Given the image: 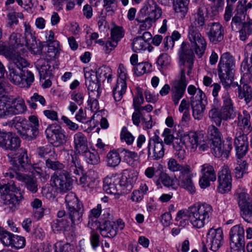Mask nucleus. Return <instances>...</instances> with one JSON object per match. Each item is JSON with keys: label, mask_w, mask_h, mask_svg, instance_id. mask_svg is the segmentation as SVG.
<instances>
[{"label": "nucleus", "mask_w": 252, "mask_h": 252, "mask_svg": "<svg viewBox=\"0 0 252 252\" xmlns=\"http://www.w3.org/2000/svg\"><path fill=\"white\" fill-rule=\"evenodd\" d=\"M208 138L212 141V153L216 158L221 157L227 158L232 149V138L228 137L223 143L221 142L222 134L219 128L211 125L207 129Z\"/></svg>", "instance_id": "nucleus-5"}, {"label": "nucleus", "mask_w": 252, "mask_h": 252, "mask_svg": "<svg viewBox=\"0 0 252 252\" xmlns=\"http://www.w3.org/2000/svg\"><path fill=\"white\" fill-rule=\"evenodd\" d=\"M124 227L125 223L121 219L116 222L107 220L101 224L99 232L103 237L113 238L117 235L119 230H123Z\"/></svg>", "instance_id": "nucleus-12"}, {"label": "nucleus", "mask_w": 252, "mask_h": 252, "mask_svg": "<svg viewBox=\"0 0 252 252\" xmlns=\"http://www.w3.org/2000/svg\"><path fill=\"white\" fill-rule=\"evenodd\" d=\"M55 252H75L73 247L68 244L57 242L54 246Z\"/></svg>", "instance_id": "nucleus-63"}, {"label": "nucleus", "mask_w": 252, "mask_h": 252, "mask_svg": "<svg viewBox=\"0 0 252 252\" xmlns=\"http://www.w3.org/2000/svg\"><path fill=\"white\" fill-rule=\"evenodd\" d=\"M51 158H48L46 160V166L47 168H50L53 170H58L57 171H60L64 168V165L60 162L58 161H52Z\"/></svg>", "instance_id": "nucleus-61"}, {"label": "nucleus", "mask_w": 252, "mask_h": 252, "mask_svg": "<svg viewBox=\"0 0 252 252\" xmlns=\"http://www.w3.org/2000/svg\"><path fill=\"white\" fill-rule=\"evenodd\" d=\"M10 161L19 171L26 172L32 168L27 152L24 150H21V152L18 153L17 157L13 158Z\"/></svg>", "instance_id": "nucleus-19"}, {"label": "nucleus", "mask_w": 252, "mask_h": 252, "mask_svg": "<svg viewBox=\"0 0 252 252\" xmlns=\"http://www.w3.org/2000/svg\"><path fill=\"white\" fill-rule=\"evenodd\" d=\"M208 37L211 42L217 44L223 40L224 30L223 26L219 22H212L208 24Z\"/></svg>", "instance_id": "nucleus-18"}, {"label": "nucleus", "mask_w": 252, "mask_h": 252, "mask_svg": "<svg viewBox=\"0 0 252 252\" xmlns=\"http://www.w3.org/2000/svg\"><path fill=\"white\" fill-rule=\"evenodd\" d=\"M203 10L199 8L197 12L190 17L188 37L191 46L198 58H201L206 49L207 43L198 28H202L205 23Z\"/></svg>", "instance_id": "nucleus-2"}, {"label": "nucleus", "mask_w": 252, "mask_h": 252, "mask_svg": "<svg viewBox=\"0 0 252 252\" xmlns=\"http://www.w3.org/2000/svg\"><path fill=\"white\" fill-rule=\"evenodd\" d=\"M134 173H129L128 177L122 175L107 176L103 180V190L108 194H116L118 188H121V193H128L133 188V185L137 180V176Z\"/></svg>", "instance_id": "nucleus-4"}, {"label": "nucleus", "mask_w": 252, "mask_h": 252, "mask_svg": "<svg viewBox=\"0 0 252 252\" xmlns=\"http://www.w3.org/2000/svg\"><path fill=\"white\" fill-rule=\"evenodd\" d=\"M20 172L9 169L6 172L4 173V176L10 179L15 178L16 180L23 183L25 185L32 178V176L22 173Z\"/></svg>", "instance_id": "nucleus-37"}, {"label": "nucleus", "mask_w": 252, "mask_h": 252, "mask_svg": "<svg viewBox=\"0 0 252 252\" xmlns=\"http://www.w3.org/2000/svg\"><path fill=\"white\" fill-rule=\"evenodd\" d=\"M243 219L247 222H252V205L240 209Z\"/></svg>", "instance_id": "nucleus-64"}, {"label": "nucleus", "mask_w": 252, "mask_h": 252, "mask_svg": "<svg viewBox=\"0 0 252 252\" xmlns=\"http://www.w3.org/2000/svg\"><path fill=\"white\" fill-rule=\"evenodd\" d=\"M245 59L241 63V69H243V71H246V73H248L250 72V67L248 64V58L250 57L251 59H252V45H247L245 49Z\"/></svg>", "instance_id": "nucleus-51"}, {"label": "nucleus", "mask_w": 252, "mask_h": 252, "mask_svg": "<svg viewBox=\"0 0 252 252\" xmlns=\"http://www.w3.org/2000/svg\"><path fill=\"white\" fill-rule=\"evenodd\" d=\"M21 140L17 136L11 132L0 130V147L10 151H15L20 147Z\"/></svg>", "instance_id": "nucleus-16"}, {"label": "nucleus", "mask_w": 252, "mask_h": 252, "mask_svg": "<svg viewBox=\"0 0 252 252\" xmlns=\"http://www.w3.org/2000/svg\"><path fill=\"white\" fill-rule=\"evenodd\" d=\"M201 176L199 181V185L201 189H206L210 186L211 182H215L217 176L214 167L208 163L201 166Z\"/></svg>", "instance_id": "nucleus-17"}, {"label": "nucleus", "mask_w": 252, "mask_h": 252, "mask_svg": "<svg viewBox=\"0 0 252 252\" xmlns=\"http://www.w3.org/2000/svg\"><path fill=\"white\" fill-rule=\"evenodd\" d=\"M186 68H183L180 73V77L173 82L171 90V99L175 105L178 104L180 100L184 95L187 85L185 76Z\"/></svg>", "instance_id": "nucleus-10"}, {"label": "nucleus", "mask_w": 252, "mask_h": 252, "mask_svg": "<svg viewBox=\"0 0 252 252\" xmlns=\"http://www.w3.org/2000/svg\"><path fill=\"white\" fill-rule=\"evenodd\" d=\"M26 124V120L20 117H15L13 120L2 123L3 126H8L10 127H14L17 130L20 126H24Z\"/></svg>", "instance_id": "nucleus-56"}, {"label": "nucleus", "mask_w": 252, "mask_h": 252, "mask_svg": "<svg viewBox=\"0 0 252 252\" xmlns=\"http://www.w3.org/2000/svg\"><path fill=\"white\" fill-rule=\"evenodd\" d=\"M0 200L2 204L7 206L12 212L18 209L21 199L15 194L0 193Z\"/></svg>", "instance_id": "nucleus-26"}, {"label": "nucleus", "mask_w": 252, "mask_h": 252, "mask_svg": "<svg viewBox=\"0 0 252 252\" xmlns=\"http://www.w3.org/2000/svg\"><path fill=\"white\" fill-rule=\"evenodd\" d=\"M152 69V65L147 62H142L136 64L133 70L134 74L140 76L145 73L150 72Z\"/></svg>", "instance_id": "nucleus-47"}, {"label": "nucleus", "mask_w": 252, "mask_h": 252, "mask_svg": "<svg viewBox=\"0 0 252 252\" xmlns=\"http://www.w3.org/2000/svg\"><path fill=\"white\" fill-rule=\"evenodd\" d=\"M238 159L234 164L233 172L235 177L240 179L243 178L244 175L248 173L249 164L245 160Z\"/></svg>", "instance_id": "nucleus-34"}, {"label": "nucleus", "mask_w": 252, "mask_h": 252, "mask_svg": "<svg viewBox=\"0 0 252 252\" xmlns=\"http://www.w3.org/2000/svg\"><path fill=\"white\" fill-rule=\"evenodd\" d=\"M147 149L148 157L151 159L158 160L164 155L163 142L158 135H155L149 139Z\"/></svg>", "instance_id": "nucleus-11"}, {"label": "nucleus", "mask_w": 252, "mask_h": 252, "mask_svg": "<svg viewBox=\"0 0 252 252\" xmlns=\"http://www.w3.org/2000/svg\"><path fill=\"white\" fill-rule=\"evenodd\" d=\"M136 20L139 26V30L138 31L139 34H141L142 31H145L150 29L153 23L156 22L144 14L143 15H141V12Z\"/></svg>", "instance_id": "nucleus-39"}, {"label": "nucleus", "mask_w": 252, "mask_h": 252, "mask_svg": "<svg viewBox=\"0 0 252 252\" xmlns=\"http://www.w3.org/2000/svg\"><path fill=\"white\" fill-rule=\"evenodd\" d=\"M50 182L56 190L60 193H64L72 188L73 180L65 170L55 172L51 176Z\"/></svg>", "instance_id": "nucleus-8"}, {"label": "nucleus", "mask_w": 252, "mask_h": 252, "mask_svg": "<svg viewBox=\"0 0 252 252\" xmlns=\"http://www.w3.org/2000/svg\"><path fill=\"white\" fill-rule=\"evenodd\" d=\"M11 59L8 66L9 80L22 88H29L34 80L33 74L26 68L28 62L19 55L10 57Z\"/></svg>", "instance_id": "nucleus-1"}, {"label": "nucleus", "mask_w": 252, "mask_h": 252, "mask_svg": "<svg viewBox=\"0 0 252 252\" xmlns=\"http://www.w3.org/2000/svg\"><path fill=\"white\" fill-rule=\"evenodd\" d=\"M35 66L38 71L40 78L45 79L52 74V68L50 62L48 59H39L35 63Z\"/></svg>", "instance_id": "nucleus-25"}, {"label": "nucleus", "mask_w": 252, "mask_h": 252, "mask_svg": "<svg viewBox=\"0 0 252 252\" xmlns=\"http://www.w3.org/2000/svg\"><path fill=\"white\" fill-rule=\"evenodd\" d=\"M120 154L119 149L118 151L112 150L108 152L106 156L108 166L114 167L119 164L121 160Z\"/></svg>", "instance_id": "nucleus-43"}, {"label": "nucleus", "mask_w": 252, "mask_h": 252, "mask_svg": "<svg viewBox=\"0 0 252 252\" xmlns=\"http://www.w3.org/2000/svg\"><path fill=\"white\" fill-rule=\"evenodd\" d=\"M168 169L173 172H179L180 174L183 172L190 166L187 164H180L178 163L177 160L173 158H171L169 159L167 163Z\"/></svg>", "instance_id": "nucleus-46"}, {"label": "nucleus", "mask_w": 252, "mask_h": 252, "mask_svg": "<svg viewBox=\"0 0 252 252\" xmlns=\"http://www.w3.org/2000/svg\"><path fill=\"white\" fill-rule=\"evenodd\" d=\"M235 66L234 58L229 53H224L221 56L217 70L219 78L225 88L232 83Z\"/></svg>", "instance_id": "nucleus-7"}, {"label": "nucleus", "mask_w": 252, "mask_h": 252, "mask_svg": "<svg viewBox=\"0 0 252 252\" xmlns=\"http://www.w3.org/2000/svg\"><path fill=\"white\" fill-rule=\"evenodd\" d=\"M236 155L238 158H241L247 154L249 148V142L247 135L236 134L234 141Z\"/></svg>", "instance_id": "nucleus-22"}, {"label": "nucleus", "mask_w": 252, "mask_h": 252, "mask_svg": "<svg viewBox=\"0 0 252 252\" xmlns=\"http://www.w3.org/2000/svg\"><path fill=\"white\" fill-rule=\"evenodd\" d=\"M240 7H242V6H240ZM241 8H239L236 10L235 16L232 18L231 27L234 31L239 30L246 24L245 22L246 16L244 15V11Z\"/></svg>", "instance_id": "nucleus-29"}, {"label": "nucleus", "mask_w": 252, "mask_h": 252, "mask_svg": "<svg viewBox=\"0 0 252 252\" xmlns=\"http://www.w3.org/2000/svg\"><path fill=\"white\" fill-rule=\"evenodd\" d=\"M206 242L211 250L213 252L217 251L224 243L222 229L220 227L209 229L207 234Z\"/></svg>", "instance_id": "nucleus-15"}, {"label": "nucleus", "mask_w": 252, "mask_h": 252, "mask_svg": "<svg viewBox=\"0 0 252 252\" xmlns=\"http://www.w3.org/2000/svg\"><path fill=\"white\" fill-rule=\"evenodd\" d=\"M7 104L8 112L10 115H15L24 113L27 110V106L24 100L20 97L12 99Z\"/></svg>", "instance_id": "nucleus-24"}, {"label": "nucleus", "mask_w": 252, "mask_h": 252, "mask_svg": "<svg viewBox=\"0 0 252 252\" xmlns=\"http://www.w3.org/2000/svg\"><path fill=\"white\" fill-rule=\"evenodd\" d=\"M238 87V95L240 99H244L246 104H248L252 101V90L251 87L247 84H244L243 86L236 84Z\"/></svg>", "instance_id": "nucleus-36"}, {"label": "nucleus", "mask_w": 252, "mask_h": 252, "mask_svg": "<svg viewBox=\"0 0 252 252\" xmlns=\"http://www.w3.org/2000/svg\"><path fill=\"white\" fill-rule=\"evenodd\" d=\"M37 152L41 158H44L49 155L50 158H55L56 156L54 152L52 151V147L50 146L40 147L37 148Z\"/></svg>", "instance_id": "nucleus-57"}, {"label": "nucleus", "mask_w": 252, "mask_h": 252, "mask_svg": "<svg viewBox=\"0 0 252 252\" xmlns=\"http://www.w3.org/2000/svg\"><path fill=\"white\" fill-rule=\"evenodd\" d=\"M120 139L122 142H125L127 145H131L133 144L135 138L128 130L127 127L124 126L120 133Z\"/></svg>", "instance_id": "nucleus-54"}, {"label": "nucleus", "mask_w": 252, "mask_h": 252, "mask_svg": "<svg viewBox=\"0 0 252 252\" xmlns=\"http://www.w3.org/2000/svg\"><path fill=\"white\" fill-rule=\"evenodd\" d=\"M12 237L11 247H14L16 249H19L25 246L26 240L24 237L15 235H14Z\"/></svg>", "instance_id": "nucleus-62"}, {"label": "nucleus", "mask_w": 252, "mask_h": 252, "mask_svg": "<svg viewBox=\"0 0 252 252\" xmlns=\"http://www.w3.org/2000/svg\"><path fill=\"white\" fill-rule=\"evenodd\" d=\"M94 76L100 82H104L106 79L109 82L111 77V69L109 66L103 65L94 72Z\"/></svg>", "instance_id": "nucleus-40"}, {"label": "nucleus", "mask_w": 252, "mask_h": 252, "mask_svg": "<svg viewBox=\"0 0 252 252\" xmlns=\"http://www.w3.org/2000/svg\"><path fill=\"white\" fill-rule=\"evenodd\" d=\"M189 143L191 148L195 150L201 143L206 139L204 133L201 132H191L188 135Z\"/></svg>", "instance_id": "nucleus-35"}, {"label": "nucleus", "mask_w": 252, "mask_h": 252, "mask_svg": "<svg viewBox=\"0 0 252 252\" xmlns=\"http://www.w3.org/2000/svg\"><path fill=\"white\" fill-rule=\"evenodd\" d=\"M68 214L71 222V226L73 227L79 220V207L68 208Z\"/></svg>", "instance_id": "nucleus-58"}, {"label": "nucleus", "mask_w": 252, "mask_h": 252, "mask_svg": "<svg viewBox=\"0 0 252 252\" xmlns=\"http://www.w3.org/2000/svg\"><path fill=\"white\" fill-rule=\"evenodd\" d=\"M159 178L162 184L165 187H171L174 189H177V186L174 183V180L170 177L167 174L160 172Z\"/></svg>", "instance_id": "nucleus-55"}, {"label": "nucleus", "mask_w": 252, "mask_h": 252, "mask_svg": "<svg viewBox=\"0 0 252 252\" xmlns=\"http://www.w3.org/2000/svg\"><path fill=\"white\" fill-rule=\"evenodd\" d=\"M213 208L206 203H198L189 208V211L180 210L176 220H179L185 218H189L192 226L196 228H203L210 220L213 213Z\"/></svg>", "instance_id": "nucleus-3"}, {"label": "nucleus", "mask_w": 252, "mask_h": 252, "mask_svg": "<svg viewBox=\"0 0 252 252\" xmlns=\"http://www.w3.org/2000/svg\"><path fill=\"white\" fill-rule=\"evenodd\" d=\"M179 56L181 71L183 68H186V72L189 75L193 67L194 55L189 43L186 42L182 43L179 50Z\"/></svg>", "instance_id": "nucleus-9"}, {"label": "nucleus", "mask_w": 252, "mask_h": 252, "mask_svg": "<svg viewBox=\"0 0 252 252\" xmlns=\"http://www.w3.org/2000/svg\"><path fill=\"white\" fill-rule=\"evenodd\" d=\"M234 195L240 209L252 205V199L246 191L237 190Z\"/></svg>", "instance_id": "nucleus-33"}, {"label": "nucleus", "mask_w": 252, "mask_h": 252, "mask_svg": "<svg viewBox=\"0 0 252 252\" xmlns=\"http://www.w3.org/2000/svg\"><path fill=\"white\" fill-rule=\"evenodd\" d=\"M190 103L192 110L193 117L195 120H201L203 118L207 100L191 102Z\"/></svg>", "instance_id": "nucleus-32"}, {"label": "nucleus", "mask_w": 252, "mask_h": 252, "mask_svg": "<svg viewBox=\"0 0 252 252\" xmlns=\"http://www.w3.org/2000/svg\"><path fill=\"white\" fill-rule=\"evenodd\" d=\"M189 0H174L173 7L176 13L181 14V16L184 17L188 10Z\"/></svg>", "instance_id": "nucleus-44"}, {"label": "nucleus", "mask_w": 252, "mask_h": 252, "mask_svg": "<svg viewBox=\"0 0 252 252\" xmlns=\"http://www.w3.org/2000/svg\"><path fill=\"white\" fill-rule=\"evenodd\" d=\"M238 119L240 123V126L242 127L245 132H249L251 130V115L246 110L243 111V115L239 114Z\"/></svg>", "instance_id": "nucleus-42"}, {"label": "nucleus", "mask_w": 252, "mask_h": 252, "mask_svg": "<svg viewBox=\"0 0 252 252\" xmlns=\"http://www.w3.org/2000/svg\"><path fill=\"white\" fill-rule=\"evenodd\" d=\"M25 45L34 54H40L42 52L43 46L39 42H37L35 38L25 42Z\"/></svg>", "instance_id": "nucleus-48"}, {"label": "nucleus", "mask_w": 252, "mask_h": 252, "mask_svg": "<svg viewBox=\"0 0 252 252\" xmlns=\"http://www.w3.org/2000/svg\"><path fill=\"white\" fill-rule=\"evenodd\" d=\"M222 98L223 104L220 109L219 110L214 109L208 113L209 118L218 126H221L222 121L233 119L236 116L232 101L227 91L224 93Z\"/></svg>", "instance_id": "nucleus-6"}, {"label": "nucleus", "mask_w": 252, "mask_h": 252, "mask_svg": "<svg viewBox=\"0 0 252 252\" xmlns=\"http://www.w3.org/2000/svg\"><path fill=\"white\" fill-rule=\"evenodd\" d=\"M36 102H39L42 106H44L46 104V100L44 97L37 93H34L33 95L27 100V102L30 107L33 109H35L37 107Z\"/></svg>", "instance_id": "nucleus-49"}, {"label": "nucleus", "mask_w": 252, "mask_h": 252, "mask_svg": "<svg viewBox=\"0 0 252 252\" xmlns=\"http://www.w3.org/2000/svg\"><path fill=\"white\" fill-rule=\"evenodd\" d=\"M84 77L86 79L85 84L89 91L93 92L97 91L99 88L100 82L94 76V72L93 70L84 69Z\"/></svg>", "instance_id": "nucleus-27"}, {"label": "nucleus", "mask_w": 252, "mask_h": 252, "mask_svg": "<svg viewBox=\"0 0 252 252\" xmlns=\"http://www.w3.org/2000/svg\"><path fill=\"white\" fill-rule=\"evenodd\" d=\"M67 208L78 206V199L76 194L72 192L68 193L65 197Z\"/></svg>", "instance_id": "nucleus-60"}, {"label": "nucleus", "mask_w": 252, "mask_h": 252, "mask_svg": "<svg viewBox=\"0 0 252 252\" xmlns=\"http://www.w3.org/2000/svg\"><path fill=\"white\" fill-rule=\"evenodd\" d=\"M230 243L245 242L244 229L240 225L232 227L230 231Z\"/></svg>", "instance_id": "nucleus-30"}, {"label": "nucleus", "mask_w": 252, "mask_h": 252, "mask_svg": "<svg viewBox=\"0 0 252 252\" xmlns=\"http://www.w3.org/2000/svg\"><path fill=\"white\" fill-rule=\"evenodd\" d=\"M13 236L14 234L0 226V241L3 245L7 247L11 246Z\"/></svg>", "instance_id": "nucleus-50"}, {"label": "nucleus", "mask_w": 252, "mask_h": 252, "mask_svg": "<svg viewBox=\"0 0 252 252\" xmlns=\"http://www.w3.org/2000/svg\"><path fill=\"white\" fill-rule=\"evenodd\" d=\"M119 152L123 156L124 159L128 163H132L138 158L137 153L124 148L119 149Z\"/></svg>", "instance_id": "nucleus-52"}, {"label": "nucleus", "mask_w": 252, "mask_h": 252, "mask_svg": "<svg viewBox=\"0 0 252 252\" xmlns=\"http://www.w3.org/2000/svg\"><path fill=\"white\" fill-rule=\"evenodd\" d=\"M218 186L217 190L219 193L229 192L232 188L231 172L227 165H223L218 173Z\"/></svg>", "instance_id": "nucleus-13"}, {"label": "nucleus", "mask_w": 252, "mask_h": 252, "mask_svg": "<svg viewBox=\"0 0 252 252\" xmlns=\"http://www.w3.org/2000/svg\"><path fill=\"white\" fill-rule=\"evenodd\" d=\"M188 94L190 95V102H198L207 100V98L204 92L199 88H196L194 85H189L187 88Z\"/></svg>", "instance_id": "nucleus-31"}, {"label": "nucleus", "mask_w": 252, "mask_h": 252, "mask_svg": "<svg viewBox=\"0 0 252 252\" xmlns=\"http://www.w3.org/2000/svg\"><path fill=\"white\" fill-rule=\"evenodd\" d=\"M143 14L156 21L162 15V10L154 0H148L145 5L140 10Z\"/></svg>", "instance_id": "nucleus-21"}, {"label": "nucleus", "mask_w": 252, "mask_h": 252, "mask_svg": "<svg viewBox=\"0 0 252 252\" xmlns=\"http://www.w3.org/2000/svg\"><path fill=\"white\" fill-rule=\"evenodd\" d=\"M147 44V42L142 39L141 36H139L133 39L131 46L134 52H138L146 50Z\"/></svg>", "instance_id": "nucleus-53"}, {"label": "nucleus", "mask_w": 252, "mask_h": 252, "mask_svg": "<svg viewBox=\"0 0 252 252\" xmlns=\"http://www.w3.org/2000/svg\"><path fill=\"white\" fill-rule=\"evenodd\" d=\"M60 56L59 43L55 41L53 44H48V49L46 53V59L52 60L58 58Z\"/></svg>", "instance_id": "nucleus-45"}, {"label": "nucleus", "mask_w": 252, "mask_h": 252, "mask_svg": "<svg viewBox=\"0 0 252 252\" xmlns=\"http://www.w3.org/2000/svg\"><path fill=\"white\" fill-rule=\"evenodd\" d=\"M79 144V134H76L74 135V148L76 151L71 155V161L70 163V171L75 174H78L77 165H79L78 145Z\"/></svg>", "instance_id": "nucleus-38"}, {"label": "nucleus", "mask_w": 252, "mask_h": 252, "mask_svg": "<svg viewBox=\"0 0 252 252\" xmlns=\"http://www.w3.org/2000/svg\"><path fill=\"white\" fill-rule=\"evenodd\" d=\"M126 89V83L117 82L113 89V96L116 101H119L122 99Z\"/></svg>", "instance_id": "nucleus-41"}, {"label": "nucleus", "mask_w": 252, "mask_h": 252, "mask_svg": "<svg viewBox=\"0 0 252 252\" xmlns=\"http://www.w3.org/2000/svg\"><path fill=\"white\" fill-rule=\"evenodd\" d=\"M47 137H50L56 142L57 146L63 144L66 141V136L61 127L56 125L49 126L46 131Z\"/></svg>", "instance_id": "nucleus-23"}, {"label": "nucleus", "mask_w": 252, "mask_h": 252, "mask_svg": "<svg viewBox=\"0 0 252 252\" xmlns=\"http://www.w3.org/2000/svg\"><path fill=\"white\" fill-rule=\"evenodd\" d=\"M22 37L20 34L12 33L9 37V41L11 45L16 49H18L19 47H22L24 43L23 42H22Z\"/></svg>", "instance_id": "nucleus-59"}, {"label": "nucleus", "mask_w": 252, "mask_h": 252, "mask_svg": "<svg viewBox=\"0 0 252 252\" xmlns=\"http://www.w3.org/2000/svg\"><path fill=\"white\" fill-rule=\"evenodd\" d=\"M22 129L19 128L18 132L22 138L28 141H31L36 138L38 135V129L30 126L28 121L26 120V124L24 126H20Z\"/></svg>", "instance_id": "nucleus-28"}, {"label": "nucleus", "mask_w": 252, "mask_h": 252, "mask_svg": "<svg viewBox=\"0 0 252 252\" xmlns=\"http://www.w3.org/2000/svg\"><path fill=\"white\" fill-rule=\"evenodd\" d=\"M193 174L190 166L178 176L179 186L187 190L189 193L193 194L196 192V188L193 183Z\"/></svg>", "instance_id": "nucleus-20"}, {"label": "nucleus", "mask_w": 252, "mask_h": 252, "mask_svg": "<svg viewBox=\"0 0 252 252\" xmlns=\"http://www.w3.org/2000/svg\"><path fill=\"white\" fill-rule=\"evenodd\" d=\"M80 156L87 163L93 165L100 162L99 155L95 152H91L88 147L87 139L83 134H80Z\"/></svg>", "instance_id": "nucleus-14"}]
</instances>
